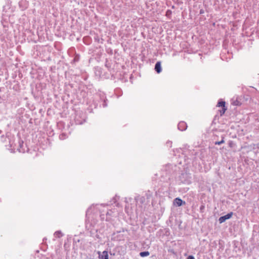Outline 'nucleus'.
<instances>
[{
    "label": "nucleus",
    "mask_w": 259,
    "mask_h": 259,
    "mask_svg": "<svg viewBox=\"0 0 259 259\" xmlns=\"http://www.w3.org/2000/svg\"><path fill=\"white\" fill-rule=\"evenodd\" d=\"M68 54L69 56H72L73 59L71 61V63H75L78 62L79 60V56L75 54V50L74 48H70L68 50Z\"/></svg>",
    "instance_id": "nucleus-1"
},
{
    "label": "nucleus",
    "mask_w": 259,
    "mask_h": 259,
    "mask_svg": "<svg viewBox=\"0 0 259 259\" xmlns=\"http://www.w3.org/2000/svg\"><path fill=\"white\" fill-rule=\"evenodd\" d=\"M225 102L223 101H219L218 103L217 106L222 107L221 110H219L221 116H222L227 110V108L225 106Z\"/></svg>",
    "instance_id": "nucleus-2"
},
{
    "label": "nucleus",
    "mask_w": 259,
    "mask_h": 259,
    "mask_svg": "<svg viewBox=\"0 0 259 259\" xmlns=\"http://www.w3.org/2000/svg\"><path fill=\"white\" fill-rule=\"evenodd\" d=\"M233 212H231L224 216L221 217L219 219V221L220 223H222L224 222L226 220L231 218L232 217V216L233 215Z\"/></svg>",
    "instance_id": "nucleus-3"
},
{
    "label": "nucleus",
    "mask_w": 259,
    "mask_h": 259,
    "mask_svg": "<svg viewBox=\"0 0 259 259\" xmlns=\"http://www.w3.org/2000/svg\"><path fill=\"white\" fill-rule=\"evenodd\" d=\"M174 204L177 206H181L186 204L185 201H183L181 198L178 197L174 200Z\"/></svg>",
    "instance_id": "nucleus-4"
},
{
    "label": "nucleus",
    "mask_w": 259,
    "mask_h": 259,
    "mask_svg": "<svg viewBox=\"0 0 259 259\" xmlns=\"http://www.w3.org/2000/svg\"><path fill=\"white\" fill-rule=\"evenodd\" d=\"M187 128V124L184 121H180L178 125V128L181 131H184Z\"/></svg>",
    "instance_id": "nucleus-5"
},
{
    "label": "nucleus",
    "mask_w": 259,
    "mask_h": 259,
    "mask_svg": "<svg viewBox=\"0 0 259 259\" xmlns=\"http://www.w3.org/2000/svg\"><path fill=\"white\" fill-rule=\"evenodd\" d=\"M135 200L137 203H139L141 204H143L145 202V198L144 196H141L140 195L137 196L135 198Z\"/></svg>",
    "instance_id": "nucleus-6"
},
{
    "label": "nucleus",
    "mask_w": 259,
    "mask_h": 259,
    "mask_svg": "<svg viewBox=\"0 0 259 259\" xmlns=\"http://www.w3.org/2000/svg\"><path fill=\"white\" fill-rule=\"evenodd\" d=\"M78 117H79V116L77 114L75 116V118H74L75 122V123L76 124H81L83 122H85V119L84 118H82V119L80 120V119H78Z\"/></svg>",
    "instance_id": "nucleus-7"
},
{
    "label": "nucleus",
    "mask_w": 259,
    "mask_h": 259,
    "mask_svg": "<svg viewBox=\"0 0 259 259\" xmlns=\"http://www.w3.org/2000/svg\"><path fill=\"white\" fill-rule=\"evenodd\" d=\"M98 253L99 254V257L101 259H109L108 252L107 251H103L101 255H100V251H98Z\"/></svg>",
    "instance_id": "nucleus-8"
},
{
    "label": "nucleus",
    "mask_w": 259,
    "mask_h": 259,
    "mask_svg": "<svg viewBox=\"0 0 259 259\" xmlns=\"http://www.w3.org/2000/svg\"><path fill=\"white\" fill-rule=\"evenodd\" d=\"M155 70L157 73H159L161 72V67L160 62H157L155 65Z\"/></svg>",
    "instance_id": "nucleus-9"
},
{
    "label": "nucleus",
    "mask_w": 259,
    "mask_h": 259,
    "mask_svg": "<svg viewBox=\"0 0 259 259\" xmlns=\"http://www.w3.org/2000/svg\"><path fill=\"white\" fill-rule=\"evenodd\" d=\"M150 254V253L149 251H143V252H141L140 253V255L141 256V257H145V256H148Z\"/></svg>",
    "instance_id": "nucleus-10"
},
{
    "label": "nucleus",
    "mask_w": 259,
    "mask_h": 259,
    "mask_svg": "<svg viewBox=\"0 0 259 259\" xmlns=\"http://www.w3.org/2000/svg\"><path fill=\"white\" fill-rule=\"evenodd\" d=\"M54 236L56 238H60L63 236V234L60 232L57 231L55 233Z\"/></svg>",
    "instance_id": "nucleus-11"
},
{
    "label": "nucleus",
    "mask_w": 259,
    "mask_h": 259,
    "mask_svg": "<svg viewBox=\"0 0 259 259\" xmlns=\"http://www.w3.org/2000/svg\"><path fill=\"white\" fill-rule=\"evenodd\" d=\"M224 137H222V139L221 141H218V142H215L214 143V144L215 145H221L223 143H224L225 142L224 140Z\"/></svg>",
    "instance_id": "nucleus-12"
},
{
    "label": "nucleus",
    "mask_w": 259,
    "mask_h": 259,
    "mask_svg": "<svg viewBox=\"0 0 259 259\" xmlns=\"http://www.w3.org/2000/svg\"><path fill=\"white\" fill-rule=\"evenodd\" d=\"M205 208V206L204 205H201L200 207V211L201 212H203V210Z\"/></svg>",
    "instance_id": "nucleus-13"
},
{
    "label": "nucleus",
    "mask_w": 259,
    "mask_h": 259,
    "mask_svg": "<svg viewBox=\"0 0 259 259\" xmlns=\"http://www.w3.org/2000/svg\"><path fill=\"white\" fill-rule=\"evenodd\" d=\"M166 144H167V146H169V147H171V144H172V143L170 141H168L166 143Z\"/></svg>",
    "instance_id": "nucleus-14"
},
{
    "label": "nucleus",
    "mask_w": 259,
    "mask_h": 259,
    "mask_svg": "<svg viewBox=\"0 0 259 259\" xmlns=\"http://www.w3.org/2000/svg\"><path fill=\"white\" fill-rule=\"evenodd\" d=\"M187 259H195V258L192 255H189Z\"/></svg>",
    "instance_id": "nucleus-15"
},
{
    "label": "nucleus",
    "mask_w": 259,
    "mask_h": 259,
    "mask_svg": "<svg viewBox=\"0 0 259 259\" xmlns=\"http://www.w3.org/2000/svg\"><path fill=\"white\" fill-rule=\"evenodd\" d=\"M238 103H239V102H238V101H235V102H234L233 104H234V105H238Z\"/></svg>",
    "instance_id": "nucleus-16"
},
{
    "label": "nucleus",
    "mask_w": 259,
    "mask_h": 259,
    "mask_svg": "<svg viewBox=\"0 0 259 259\" xmlns=\"http://www.w3.org/2000/svg\"><path fill=\"white\" fill-rule=\"evenodd\" d=\"M203 13V10H201L200 11V14H202Z\"/></svg>",
    "instance_id": "nucleus-17"
},
{
    "label": "nucleus",
    "mask_w": 259,
    "mask_h": 259,
    "mask_svg": "<svg viewBox=\"0 0 259 259\" xmlns=\"http://www.w3.org/2000/svg\"><path fill=\"white\" fill-rule=\"evenodd\" d=\"M106 106H107V105H106L105 103H104V104H103V106H104V107H106Z\"/></svg>",
    "instance_id": "nucleus-18"
},
{
    "label": "nucleus",
    "mask_w": 259,
    "mask_h": 259,
    "mask_svg": "<svg viewBox=\"0 0 259 259\" xmlns=\"http://www.w3.org/2000/svg\"><path fill=\"white\" fill-rule=\"evenodd\" d=\"M169 11H167V13L169 14V12H168Z\"/></svg>",
    "instance_id": "nucleus-19"
},
{
    "label": "nucleus",
    "mask_w": 259,
    "mask_h": 259,
    "mask_svg": "<svg viewBox=\"0 0 259 259\" xmlns=\"http://www.w3.org/2000/svg\"><path fill=\"white\" fill-rule=\"evenodd\" d=\"M169 11H167V13L169 14V12H168Z\"/></svg>",
    "instance_id": "nucleus-20"
}]
</instances>
